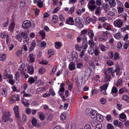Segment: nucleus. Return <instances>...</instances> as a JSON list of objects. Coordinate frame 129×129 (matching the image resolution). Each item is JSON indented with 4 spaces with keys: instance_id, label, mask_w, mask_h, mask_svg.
I'll list each match as a JSON object with an SVG mask.
<instances>
[{
    "instance_id": "nucleus-1",
    "label": "nucleus",
    "mask_w": 129,
    "mask_h": 129,
    "mask_svg": "<svg viewBox=\"0 0 129 129\" xmlns=\"http://www.w3.org/2000/svg\"><path fill=\"white\" fill-rule=\"evenodd\" d=\"M86 41H83L82 42L81 45H79L78 43L76 44L75 45L76 49L77 50L80 51L81 50L82 48L84 49H86L88 46V43Z\"/></svg>"
},
{
    "instance_id": "nucleus-2",
    "label": "nucleus",
    "mask_w": 129,
    "mask_h": 129,
    "mask_svg": "<svg viewBox=\"0 0 129 129\" xmlns=\"http://www.w3.org/2000/svg\"><path fill=\"white\" fill-rule=\"evenodd\" d=\"M31 25V23L29 21H24L22 25V28L24 29H27L30 27Z\"/></svg>"
},
{
    "instance_id": "nucleus-3",
    "label": "nucleus",
    "mask_w": 129,
    "mask_h": 129,
    "mask_svg": "<svg viewBox=\"0 0 129 129\" xmlns=\"http://www.w3.org/2000/svg\"><path fill=\"white\" fill-rule=\"evenodd\" d=\"M75 25L79 29L81 28L83 26V25L82 23L80 18L79 17H76L75 19Z\"/></svg>"
},
{
    "instance_id": "nucleus-4",
    "label": "nucleus",
    "mask_w": 129,
    "mask_h": 129,
    "mask_svg": "<svg viewBox=\"0 0 129 129\" xmlns=\"http://www.w3.org/2000/svg\"><path fill=\"white\" fill-rule=\"evenodd\" d=\"M114 24L116 27L120 28L122 26L123 22L122 21L121 19H118L114 21Z\"/></svg>"
},
{
    "instance_id": "nucleus-5",
    "label": "nucleus",
    "mask_w": 129,
    "mask_h": 129,
    "mask_svg": "<svg viewBox=\"0 0 129 129\" xmlns=\"http://www.w3.org/2000/svg\"><path fill=\"white\" fill-rule=\"evenodd\" d=\"M107 34L108 33L107 31L103 33V34L100 36L99 41L102 42L106 41L107 40Z\"/></svg>"
},
{
    "instance_id": "nucleus-6",
    "label": "nucleus",
    "mask_w": 129,
    "mask_h": 129,
    "mask_svg": "<svg viewBox=\"0 0 129 129\" xmlns=\"http://www.w3.org/2000/svg\"><path fill=\"white\" fill-rule=\"evenodd\" d=\"M9 112H5L2 117L3 121L4 122H6L9 120V117L10 116V114Z\"/></svg>"
},
{
    "instance_id": "nucleus-7",
    "label": "nucleus",
    "mask_w": 129,
    "mask_h": 129,
    "mask_svg": "<svg viewBox=\"0 0 129 129\" xmlns=\"http://www.w3.org/2000/svg\"><path fill=\"white\" fill-rule=\"evenodd\" d=\"M66 23L70 25H74V22L73 18L72 17H69L66 20Z\"/></svg>"
},
{
    "instance_id": "nucleus-8",
    "label": "nucleus",
    "mask_w": 129,
    "mask_h": 129,
    "mask_svg": "<svg viewBox=\"0 0 129 129\" xmlns=\"http://www.w3.org/2000/svg\"><path fill=\"white\" fill-rule=\"evenodd\" d=\"M97 113L98 112L94 110H92L90 112V116L92 118H95L96 116Z\"/></svg>"
},
{
    "instance_id": "nucleus-9",
    "label": "nucleus",
    "mask_w": 129,
    "mask_h": 129,
    "mask_svg": "<svg viewBox=\"0 0 129 129\" xmlns=\"http://www.w3.org/2000/svg\"><path fill=\"white\" fill-rule=\"evenodd\" d=\"M87 33H88V31L87 29H84L81 32V34L80 35L81 37H83V38H85V40H87V38L86 37V36L87 35Z\"/></svg>"
},
{
    "instance_id": "nucleus-10",
    "label": "nucleus",
    "mask_w": 129,
    "mask_h": 129,
    "mask_svg": "<svg viewBox=\"0 0 129 129\" xmlns=\"http://www.w3.org/2000/svg\"><path fill=\"white\" fill-rule=\"evenodd\" d=\"M18 107L17 106H15L13 108L15 116L16 118H18L19 117V113L18 111Z\"/></svg>"
},
{
    "instance_id": "nucleus-11",
    "label": "nucleus",
    "mask_w": 129,
    "mask_h": 129,
    "mask_svg": "<svg viewBox=\"0 0 129 129\" xmlns=\"http://www.w3.org/2000/svg\"><path fill=\"white\" fill-rule=\"evenodd\" d=\"M103 27L106 30H111V25L110 24L106 22H105L103 23Z\"/></svg>"
},
{
    "instance_id": "nucleus-12",
    "label": "nucleus",
    "mask_w": 129,
    "mask_h": 129,
    "mask_svg": "<svg viewBox=\"0 0 129 129\" xmlns=\"http://www.w3.org/2000/svg\"><path fill=\"white\" fill-rule=\"evenodd\" d=\"M96 117V120L100 122H102L104 118L103 115L100 114H97Z\"/></svg>"
},
{
    "instance_id": "nucleus-13",
    "label": "nucleus",
    "mask_w": 129,
    "mask_h": 129,
    "mask_svg": "<svg viewBox=\"0 0 129 129\" xmlns=\"http://www.w3.org/2000/svg\"><path fill=\"white\" fill-rule=\"evenodd\" d=\"M27 68L28 73L30 75L33 74L34 72L33 67L32 66H28Z\"/></svg>"
},
{
    "instance_id": "nucleus-14",
    "label": "nucleus",
    "mask_w": 129,
    "mask_h": 129,
    "mask_svg": "<svg viewBox=\"0 0 129 129\" xmlns=\"http://www.w3.org/2000/svg\"><path fill=\"white\" fill-rule=\"evenodd\" d=\"M36 45V43L34 41L32 42L31 44L30 47L29 48V52L30 51H33Z\"/></svg>"
},
{
    "instance_id": "nucleus-15",
    "label": "nucleus",
    "mask_w": 129,
    "mask_h": 129,
    "mask_svg": "<svg viewBox=\"0 0 129 129\" xmlns=\"http://www.w3.org/2000/svg\"><path fill=\"white\" fill-rule=\"evenodd\" d=\"M120 69L119 68H117L113 70V72L111 73V74L113 77L114 76V72H115L116 73V75H117L120 72Z\"/></svg>"
},
{
    "instance_id": "nucleus-16",
    "label": "nucleus",
    "mask_w": 129,
    "mask_h": 129,
    "mask_svg": "<svg viewBox=\"0 0 129 129\" xmlns=\"http://www.w3.org/2000/svg\"><path fill=\"white\" fill-rule=\"evenodd\" d=\"M69 67L70 71H73L75 68V64L73 62H71L69 64Z\"/></svg>"
},
{
    "instance_id": "nucleus-17",
    "label": "nucleus",
    "mask_w": 129,
    "mask_h": 129,
    "mask_svg": "<svg viewBox=\"0 0 129 129\" xmlns=\"http://www.w3.org/2000/svg\"><path fill=\"white\" fill-rule=\"evenodd\" d=\"M25 67L24 64L23 63H22L20 65V67L19 68L18 70L20 71V73L22 74L24 72V70Z\"/></svg>"
},
{
    "instance_id": "nucleus-18",
    "label": "nucleus",
    "mask_w": 129,
    "mask_h": 129,
    "mask_svg": "<svg viewBox=\"0 0 129 129\" xmlns=\"http://www.w3.org/2000/svg\"><path fill=\"white\" fill-rule=\"evenodd\" d=\"M88 35L90 39H92L94 36V34L92 30H89L88 31Z\"/></svg>"
},
{
    "instance_id": "nucleus-19",
    "label": "nucleus",
    "mask_w": 129,
    "mask_h": 129,
    "mask_svg": "<svg viewBox=\"0 0 129 129\" xmlns=\"http://www.w3.org/2000/svg\"><path fill=\"white\" fill-rule=\"evenodd\" d=\"M55 46L56 49H58L61 47V44L60 42H56L55 43Z\"/></svg>"
},
{
    "instance_id": "nucleus-20",
    "label": "nucleus",
    "mask_w": 129,
    "mask_h": 129,
    "mask_svg": "<svg viewBox=\"0 0 129 129\" xmlns=\"http://www.w3.org/2000/svg\"><path fill=\"white\" fill-rule=\"evenodd\" d=\"M101 11L100 7H96L95 11V14L99 16L100 15V13Z\"/></svg>"
},
{
    "instance_id": "nucleus-21",
    "label": "nucleus",
    "mask_w": 129,
    "mask_h": 129,
    "mask_svg": "<svg viewBox=\"0 0 129 129\" xmlns=\"http://www.w3.org/2000/svg\"><path fill=\"white\" fill-rule=\"evenodd\" d=\"M96 6L94 5L89 4L88 5V8L89 10L91 12L93 11L96 8Z\"/></svg>"
},
{
    "instance_id": "nucleus-22",
    "label": "nucleus",
    "mask_w": 129,
    "mask_h": 129,
    "mask_svg": "<svg viewBox=\"0 0 129 129\" xmlns=\"http://www.w3.org/2000/svg\"><path fill=\"white\" fill-rule=\"evenodd\" d=\"M16 39L19 42H21L22 40V37L20 33L18 35H16Z\"/></svg>"
},
{
    "instance_id": "nucleus-23",
    "label": "nucleus",
    "mask_w": 129,
    "mask_h": 129,
    "mask_svg": "<svg viewBox=\"0 0 129 129\" xmlns=\"http://www.w3.org/2000/svg\"><path fill=\"white\" fill-rule=\"evenodd\" d=\"M127 91L126 88L125 87H124L119 90V93L120 94H121L123 93L124 92H127Z\"/></svg>"
},
{
    "instance_id": "nucleus-24",
    "label": "nucleus",
    "mask_w": 129,
    "mask_h": 129,
    "mask_svg": "<svg viewBox=\"0 0 129 129\" xmlns=\"http://www.w3.org/2000/svg\"><path fill=\"white\" fill-rule=\"evenodd\" d=\"M58 17L56 15H53L52 19V22L53 24H55L58 21Z\"/></svg>"
},
{
    "instance_id": "nucleus-25",
    "label": "nucleus",
    "mask_w": 129,
    "mask_h": 129,
    "mask_svg": "<svg viewBox=\"0 0 129 129\" xmlns=\"http://www.w3.org/2000/svg\"><path fill=\"white\" fill-rule=\"evenodd\" d=\"M111 78V76L110 75L107 74L104 78V82H106L110 81Z\"/></svg>"
},
{
    "instance_id": "nucleus-26",
    "label": "nucleus",
    "mask_w": 129,
    "mask_h": 129,
    "mask_svg": "<svg viewBox=\"0 0 129 129\" xmlns=\"http://www.w3.org/2000/svg\"><path fill=\"white\" fill-rule=\"evenodd\" d=\"M21 36L23 37L24 39H26L28 37V35L26 33L22 31L19 32Z\"/></svg>"
},
{
    "instance_id": "nucleus-27",
    "label": "nucleus",
    "mask_w": 129,
    "mask_h": 129,
    "mask_svg": "<svg viewBox=\"0 0 129 129\" xmlns=\"http://www.w3.org/2000/svg\"><path fill=\"white\" fill-rule=\"evenodd\" d=\"M31 123L32 125L34 126H36L37 125V120L35 118H33L31 120Z\"/></svg>"
},
{
    "instance_id": "nucleus-28",
    "label": "nucleus",
    "mask_w": 129,
    "mask_h": 129,
    "mask_svg": "<svg viewBox=\"0 0 129 129\" xmlns=\"http://www.w3.org/2000/svg\"><path fill=\"white\" fill-rule=\"evenodd\" d=\"M123 100H125L128 103H129V98L127 95H123L122 97Z\"/></svg>"
},
{
    "instance_id": "nucleus-29",
    "label": "nucleus",
    "mask_w": 129,
    "mask_h": 129,
    "mask_svg": "<svg viewBox=\"0 0 129 129\" xmlns=\"http://www.w3.org/2000/svg\"><path fill=\"white\" fill-rule=\"evenodd\" d=\"M76 125L74 123H72L68 125L67 129H75Z\"/></svg>"
},
{
    "instance_id": "nucleus-30",
    "label": "nucleus",
    "mask_w": 129,
    "mask_h": 129,
    "mask_svg": "<svg viewBox=\"0 0 129 129\" xmlns=\"http://www.w3.org/2000/svg\"><path fill=\"white\" fill-rule=\"evenodd\" d=\"M46 70L44 68H41L39 70V73L40 74L42 75L45 72Z\"/></svg>"
},
{
    "instance_id": "nucleus-31",
    "label": "nucleus",
    "mask_w": 129,
    "mask_h": 129,
    "mask_svg": "<svg viewBox=\"0 0 129 129\" xmlns=\"http://www.w3.org/2000/svg\"><path fill=\"white\" fill-rule=\"evenodd\" d=\"M108 86V83H106L104 84L102 86H100V88L102 90H106L107 89Z\"/></svg>"
},
{
    "instance_id": "nucleus-32",
    "label": "nucleus",
    "mask_w": 129,
    "mask_h": 129,
    "mask_svg": "<svg viewBox=\"0 0 129 129\" xmlns=\"http://www.w3.org/2000/svg\"><path fill=\"white\" fill-rule=\"evenodd\" d=\"M39 34L42 37V40H43L45 37L46 33L43 30H42L39 32Z\"/></svg>"
},
{
    "instance_id": "nucleus-33",
    "label": "nucleus",
    "mask_w": 129,
    "mask_h": 129,
    "mask_svg": "<svg viewBox=\"0 0 129 129\" xmlns=\"http://www.w3.org/2000/svg\"><path fill=\"white\" fill-rule=\"evenodd\" d=\"M6 59V55L5 54H0V60L4 61Z\"/></svg>"
},
{
    "instance_id": "nucleus-34",
    "label": "nucleus",
    "mask_w": 129,
    "mask_h": 129,
    "mask_svg": "<svg viewBox=\"0 0 129 129\" xmlns=\"http://www.w3.org/2000/svg\"><path fill=\"white\" fill-rule=\"evenodd\" d=\"M28 81L29 83L30 84H31L35 82V80L34 79V78L31 77L28 78Z\"/></svg>"
},
{
    "instance_id": "nucleus-35",
    "label": "nucleus",
    "mask_w": 129,
    "mask_h": 129,
    "mask_svg": "<svg viewBox=\"0 0 129 129\" xmlns=\"http://www.w3.org/2000/svg\"><path fill=\"white\" fill-rule=\"evenodd\" d=\"M77 68L78 69H80L82 68L83 66V64L82 63L78 62H76Z\"/></svg>"
},
{
    "instance_id": "nucleus-36",
    "label": "nucleus",
    "mask_w": 129,
    "mask_h": 129,
    "mask_svg": "<svg viewBox=\"0 0 129 129\" xmlns=\"http://www.w3.org/2000/svg\"><path fill=\"white\" fill-rule=\"evenodd\" d=\"M109 4L111 6L114 7L115 5V2L114 0H110Z\"/></svg>"
},
{
    "instance_id": "nucleus-37",
    "label": "nucleus",
    "mask_w": 129,
    "mask_h": 129,
    "mask_svg": "<svg viewBox=\"0 0 129 129\" xmlns=\"http://www.w3.org/2000/svg\"><path fill=\"white\" fill-rule=\"evenodd\" d=\"M91 123L92 125L95 127L98 125L97 122L95 120H92L91 121Z\"/></svg>"
},
{
    "instance_id": "nucleus-38",
    "label": "nucleus",
    "mask_w": 129,
    "mask_h": 129,
    "mask_svg": "<svg viewBox=\"0 0 129 129\" xmlns=\"http://www.w3.org/2000/svg\"><path fill=\"white\" fill-rule=\"evenodd\" d=\"M122 80L121 79H118L117 81V82L116 83V85L117 87H118L122 84Z\"/></svg>"
},
{
    "instance_id": "nucleus-39",
    "label": "nucleus",
    "mask_w": 129,
    "mask_h": 129,
    "mask_svg": "<svg viewBox=\"0 0 129 129\" xmlns=\"http://www.w3.org/2000/svg\"><path fill=\"white\" fill-rule=\"evenodd\" d=\"M115 37L117 39H121V36L120 33H116L114 35Z\"/></svg>"
},
{
    "instance_id": "nucleus-40",
    "label": "nucleus",
    "mask_w": 129,
    "mask_h": 129,
    "mask_svg": "<svg viewBox=\"0 0 129 129\" xmlns=\"http://www.w3.org/2000/svg\"><path fill=\"white\" fill-rule=\"evenodd\" d=\"M21 103L26 107H28L29 106V104L28 102H24L22 100L21 101Z\"/></svg>"
},
{
    "instance_id": "nucleus-41",
    "label": "nucleus",
    "mask_w": 129,
    "mask_h": 129,
    "mask_svg": "<svg viewBox=\"0 0 129 129\" xmlns=\"http://www.w3.org/2000/svg\"><path fill=\"white\" fill-rule=\"evenodd\" d=\"M129 46V40L127 41V42L125 43L123 45V48L124 49H126L128 46Z\"/></svg>"
},
{
    "instance_id": "nucleus-42",
    "label": "nucleus",
    "mask_w": 129,
    "mask_h": 129,
    "mask_svg": "<svg viewBox=\"0 0 129 129\" xmlns=\"http://www.w3.org/2000/svg\"><path fill=\"white\" fill-rule=\"evenodd\" d=\"M16 97L15 95H12L10 100L12 103H14L16 101Z\"/></svg>"
},
{
    "instance_id": "nucleus-43",
    "label": "nucleus",
    "mask_w": 129,
    "mask_h": 129,
    "mask_svg": "<svg viewBox=\"0 0 129 129\" xmlns=\"http://www.w3.org/2000/svg\"><path fill=\"white\" fill-rule=\"evenodd\" d=\"M15 25L14 23V22H12L11 23L10 26L9 27V30H13L14 26Z\"/></svg>"
},
{
    "instance_id": "nucleus-44",
    "label": "nucleus",
    "mask_w": 129,
    "mask_h": 129,
    "mask_svg": "<svg viewBox=\"0 0 129 129\" xmlns=\"http://www.w3.org/2000/svg\"><path fill=\"white\" fill-rule=\"evenodd\" d=\"M6 21L3 24V26L4 27H6L7 26L8 24L9 19V18L7 17L6 18Z\"/></svg>"
},
{
    "instance_id": "nucleus-45",
    "label": "nucleus",
    "mask_w": 129,
    "mask_h": 129,
    "mask_svg": "<svg viewBox=\"0 0 129 129\" xmlns=\"http://www.w3.org/2000/svg\"><path fill=\"white\" fill-rule=\"evenodd\" d=\"M94 42L93 40H89L88 41V44L90 47H92L94 46Z\"/></svg>"
},
{
    "instance_id": "nucleus-46",
    "label": "nucleus",
    "mask_w": 129,
    "mask_h": 129,
    "mask_svg": "<svg viewBox=\"0 0 129 129\" xmlns=\"http://www.w3.org/2000/svg\"><path fill=\"white\" fill-rule=\"evenodd\" d=\"M114 58L115 60L119 59H120L119 55L117 53H115L114 55Z\"/></svg>"
},
{
    "instance_id": "nucleus-47",
    "label": "nucleus",
    "mask_w": 129,
    "mask_h": 129,
    "mask_svg": "<svg viewBox=\"0 0 129 129\" xmlns=\"http://www.w3.org/2000/svg\"><path fill=\"white\" fill-rule=\"evenodd\" d=\"M39 118L41 120H43L44 119L45 116L43 113L40 114L39 115Z\"/></svg>"
},
{
    "instance_id": "nucleus-48",
    "label": "nucleus",
    "mask_w": 129,
    "mask_h": 129,
    "mask_svg": "<svg viewBox=\"0 0 129 129\" xmlns=\"http://www.w3.org/2000/svg\"><path fill=\"white\" fill-rule=\"evenodd\" d=\"M118 90L117 88L113 86L112 87L111 90V92L114 93H117Z\"/></svg>"
},
{
    "instance_id": "nucleus-49",
    "label": "nucleus",
    "mask_w": 129,
    "mask_h": 129,
    "mask_svg": "<svg viewBox=\"0 0 129 129\" xmlns=\"http://www.w3.org/2000/svg\"><path fill=\"white\" fill-rule=\"evenodd\" d=\"M92 20V19L90 18L89 17H88L86 18V22L87 23L89 24Z\"/></svg>"
},
{
    "instance_id": "nucleus-50",
    "label": "nucleus",
    "mask_w": 129,
    "mask_h": 129,
    "mask_svg": "<svg viewBox=\"0 0 129 129\" xmlns=\"http://www.w3.org/2000/svg\"><path fill=\"white\" fill-rule=\"evenodd\" d=\"M20 8L22 9L24 7L25 4V2L21 1L20 3Z\"/></svg>"
},
{
    "instance_id": "nucleus-51",
    "label": "nucleus",
    "mask_w": 129,
    "mask_h": 129,
    "mask_svg": "<svg viewBox=\"0 0 129 129\" xmlns=\"http://www.w3.org/2000/svg\"><path fill=\"white\" fill-rule=\"evenodd\" d=\"M22 51L21 50H18L16 52V55L17 56H20L22 54Z\"/></svg>"
},
{
    "instance_id": "nucleus-52",
    "label": "nucleus",
    "mask_w": 129,
    "mask_h": 129,
    "mask_svg": "<svg viewBox=\"0 0 129 129\" xmlns=\"http://www.w3.org/2000/svg\"><path fill=\"white\" fill-rule=\"evenodd\" d=\"M2 94L3 95V96L5 97L7 95V92L6 89H4L2 92Z\"/></svg>"
},
{
    "instance_id": "nucleus-53",
    "label": "nucleus",
    "mask_w": 129,
    "mask_h": 129,
    "mask_svg": "<svg viewBox=\"0 0 129 129\" xmlns=\"http://www.w3.org/2000/svg\"><path fill=\"white\" fill-rule=\"evenodd\" d=\"M99 20L101 21L102 22H104L107 19L105 17H102L99 18Z\"/></svg>"
},
{
    "instance_id": "nucleus-54",
    "label": "nucleus",
    "mask_w": 129,
    "mask_h": 129,
    "mask_svg": "<svg viewBox=\"0 0 129 129\" xmlns=\"http://www.w3.org/2000/svg\"><path fill=\"white\" fill-rule=\"evenodd\" d=\"M44 89V88L43 87H39L37 89V92L38 93L42 92L43 91Z\"/></svg>"
},
{
    "instance_id": "nucleus-55",
    "label": "nucleus",
    "mask_w": 129,
    "mask_h": 129,
    "mask_svg": "<svg viewBox=\"0 0 129 129\" xmlns=\"http://www.w3.org/2000/svg\"><path fill=\"white\" fill-rule=\"evenodd\" d=\"M106 101V100L104 98H102L100 99V102L103 104H105Z\"/></svg>"
},
{
    "instance_id": "nucleus-56",
    "label": "nucleus",
    "mask_w": 129,
    "mask_h": 129,
    "mask_svg": "<svg viewBox=\"0 0 129 129\" xmlns=\"http://www.w3.org/2000/svg\"><path fill=\"white\" fill-rule=\"evenodd\" d=\"M117 9L119 13H122L124 11V9L122 7H119Z\"/></svg>"
},
{
    "instance_id": "nucleus-57",
    "label": "nucleus",
    "mask_w": 129,
    "mask_h": 129,
    "mask_svg": "<svg viewBox=\"0 0 129 129\" xmlns=\"http://www.w3.org/2000/svg\"><path fill=\"white\" fill-rule=\"evenodd\" d=\"M24 44H28L29 43V39L28 38H27L26 39H24L23 41Z\"/></svg>"
},
{
    "instance_id": "nucleus-58",
    "label": "nucleus",
    "mask_w": 129,
    "mask_h": 129,
    "mask_svg": "<svg viewBox=\"0 0 129 129\" xmlns=\"http://www.w3.org/2000/svg\"><path fill=\"white\" fill-rule=\"evenodd\" d=\"M106 63L107 64L110 66H111L113 65V62L110 60H109L107 61Z\"/></svg>"
},
{
    "instance_id": "nucleus-59",
    "label": "nucleus",
    "mask_w": 129,
    "mask_h": 129,
    "mask_svg": "<svg viewBox=\"0 0 129 129\" xmlns=\"http://www.w3.org/2000/svg\"><path fill=\"white\" fill-rule=\"evenodd\" d=\"M74 7H72L70 8L69 11V13L70 14H72L73 13L74 11Z\"/></svg>"
},
{
    "instance_id": "nucleus-60",
    "label": "nucleus",
    "mask_w": 129,
    "mask_h": 129,
    "mask_svg": "<svg viewBox=\"0 0 129 129\" xmlns=\"http://www.w3.org/2000/svg\"><path fill=\"white\" fill-rule=\"evenodd\" d=\"M122 43L120 42H119L117 43V47L119 49H121L122 47Z\"/></svg>"
},
{
    "instance_id": "nucleus-61",
    "label": "nucleus",
    "mask_w": 129,
    "mask_h": 129,
    "mask_svg": "<svg viewBox=\"0 0 129 129\" xmlns=\"http://www.w3.org/2000/svg\"><path fill=\"white\" fill-rule=\"evenodd\" d=\"M31 110L29 108H27L25 110V112L27 114L29 115L31 113Z\"/></svg>"
},
{
    "instance_id": "nucleus-62",
    "label": "nucleus",
    "mask_w": 129,
    "mask_h": 129,
    "mask_svg": "<svg viewBox=\"0 0 129 129\" xmlns=\"http://www.w3.org/2000/svg\"><path fill=\"white\" fill-rule=\"evenodd\" d=\"M15 82V80H13L12 79H9L8 81V83L12 85H14Z\"/></svg>"
},
{
    "instance_id": "nucleus-63",
    "label": "nucleus",
    "mask_w": 129,
    "mask_h": 129,
    "mask_svg": "<svg viewBox=\"0 0 129 129\" xmlns=\"http://www.w3.org/2000/svg\"><path fill=\"white\" fill-rule=\"evenodd\" d=\"M107 128L108 129H114L113 126L110 124H108Z\"/></svg>"
},
{
    "instance_id": "nucleus-64",
    "label": "nucleus",
    "mask_w": 129,
    "mask_h": 129,
    "mask_svg": "<svg viewBox=\"0 0 129 129\" xmlns=\"http://www.w3.org/2000/svg\"><path fill=\"white\" fill-rule=\"evenodd\" d=\"M102 125L101 123H99L96 126V127L95 129H101L102 128Z\"/></svg>"
}]
</instances>
